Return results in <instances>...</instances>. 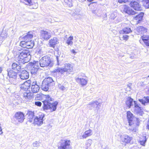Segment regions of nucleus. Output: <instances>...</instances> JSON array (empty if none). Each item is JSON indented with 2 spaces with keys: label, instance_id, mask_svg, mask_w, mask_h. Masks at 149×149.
<instances>
[{
  "label": "nucleus",
  "instance_id": "obj_27",
  "mask_svg": "<svg viewBox=\"0 0 149 149\" xmlns=\"http://www.w3.org/2000/svg\"><path fill=\"white\" fill-rule=\"evenodd\" d=\"M51 86L49 84L42 81V84L41 88L43 90L47 91L49 89V88Z\"/></svg>",
  "mask_w": 149,
  "mask_h": 149
},
{
  "label": "nucleus",
  "instance_id": "obj_31",
  "mask_svg": "<svg viewBox=\"0 0 149 149\" xmlns=\"http://www.w3.org/2000/svg\"><path fill=\"white\" fill-rule=\"evenodd\" d=\"M12 67L13 69L17 71H19L21 68L20 65L18 63H13Z\"/></svg>",
  "mask_w": 149,
  "mask_h": 149
},
{
  "label": "nucleus",
  "instance_id": "obj_35",
  "mask_svg": "<svg viewBox=\"0 0 149 149\" xmlns=\"http://www.w3.org/2000/svg\"><path fill=\"white\" fill-rule=\"evenodd\" d=\"M143 5L146 8H149V0H143Z\"/></svg>",
  "mask_w": 149,
  "mask_h": 149
},
{
  "label": "nucleus",
  "instance_id": "obj_15",
  "mask_svg": "<svg viewBox=\"0 0 149 149\" xmlns=\"http://www.w3.org/2000/svg\"><path fill=\"white\" fill-rule=\"evenodd\" d=\"M130 6L136 10L141 11L142 10L141 6L136 1L131 2L130 3Z\"/></svg>",
  "mask_w": 149,
  "mask_h": 149
},
{
  "label": "nucleus",
  "instance_id": "obj_19",
  "mask_svg": "<svg viewBox=\"0 0 149 149\" xmlns=\"http://www.w3.org/2000/svg\"><path fill=\"white\" fill-rule=\"evenodd\" d=\"M139 101L142 105L144 106L146 105L149 103V97H144L142 99H139Z\"/></svg>",
  "mask_w": 149,
  "mask_h": 149
},
{
  "label": "nucleus",
  "instance_id": "obj_5",
  "mask_svg": "<svg viewBox=\"0 0 149 149\" xmlns=\"http://www.w3.org/2000/svg\"><path fill=\"white\" fill-rule=\"evenodd\" d=\"M71 141L70 140L63 139L60 142V146L58 149H72Z\"/></svg>",
  "mask_w": 149,
  "mask_h": 149
},
{
  "label": "nucleus",
  "instance_id": "obj_9",
  "mask_svg": "<svg viewBox=\"0 0 149 149\" xmlns=\"http://www.w3.org/2000/svg\"><path fill=\"white\" fill-rule=\"evenodd\" d=\"M51 37V33L50 31H41L40 32V37L44 40H47Z\"/></svg>",
  "mask_w": 149,
  "mask_h": 149
},
{
  "label": "nucleus",
  "instance_id": "obj_56",
  "mask_svg": "<svg viewBox=\"0 0 149 149\" xmlns=\"http://www.w3.org/2000/svg\"><path fill=\"white\" fill-rule=\"evenodd\" d=\"M2 71V68L0 67V73H1Z\"/></svg>",
  "mask_w": 149,
  "mask_h": 149
},
{
  "label": "nucleus",
  "instance_id": "obj_49",
  "mask_svg": "<svg viewBox=\"0 0 149 149\" xmlns=\"http://www.w3.org/2000/svg\"><path fill=\"white\" fill-rule=\"evenodd\" d=\"M128 0H118V2L120 3H125Z\"/></svg>",
  "mask_w": 149,
  "mask_h": 149
},
{
  "label": "nucleus",
  "instance_id": "obj_51",
  "mask_svg": "<svg viewBox=\"0 0 149 149\" xmlns=\"http://www.w3.org/2000/svg\"><path fill=\"white\" fill-rule=\"evenodd\" d=\"M38 85L37 84L36 81H35V82H33L31 86H34L35 85Z\"/></svg>",
  "mask_w": 149,
  "mask_h": 149
},
{
  "label": "nucleus",
  "instance_id": "obj_18",
  "mask_svg": "<svg viewBox=\"0 0 149 149\" xmlns=\"http://www.w3.org/2000/svg\"><path fill=\"white\" fill-rule=\"evenodd\" d=\"M141 39L142 40H139L140 43L141 41H143L146 45L149 46V36L143 35L141 36Z\"/></svg>",
  "mask_w": 149,
  "mask_h": 149
},
{
  "label": "nucleus",
  "instance_id": "obj_4",
  "mask_svg": "<svg viewBox=\"0 0 149 149\" xmlns=\"http://www.w3.org/2000/svg\"><path fill=\"white\" fill-rule=\"evenodd\" d=\"M39 65L42 67L49 66L52 67L53 63L51 61L50 58L47 56H45L42 57L40 60Z\"/></svg>",
  "mask_w": 149,
  "mask_h": 149
},
{
  "label": "nucleus",
  "instance_id": "obj_22",
  "mask_svg": "<svg viewBox=\"0 0 149 149\" xmlns=\"http://www.w3.org/2000/svg\"><path fill=\"white\" fill-rule=\"evenodd\" d=\"M136 31L137 34H143L147 32V29L143 26H140L137 28Z\"/></svg>",
  "mask_w": 149,
  "mask_h": 149
},
{
  "label": "nucleus",
  "instance_id": "obj_12",
  "mask_svg": "<svg viewBox=\"0 0 149 149\" xmlns=\"http://www.w3.org/2000/svg\"><path fill=\"white\" fill-rule=\"evenodd\" d=\"M123 10H121V12L123 13H125L130 15H134L136 13L127 6H123Z\"/></svg>",
  "mask_w": 149,
  "mask_h": 149
},
{
  "label": "nucleus",
  "instance_id": "obj_58",
  "mask_svg": "<svg viewBox=\"0 0 149 149\" xmlns=\"http://www.w3.org/2000/svg\"><path fill=\"white\" fill-rule=\"evenodd\" d=\"M42 0V1H45L46 0Z\"/></svg>",
  "mask_w": 149,
  "mask_h": 149
},
{
  "label": "nucleus",
  "instance_id": "obj_26",
  "mask_svg": "<svg viewBox=\"0 0 149 149\" xmlns=\"http://www.w3.org/2000/svg\"><path fill=\"white\" fill-rule=\"evenodd\" d=\"M99 103L97 101H94L93 102L89 103L88 105V107L89 108L93 107L94 108H97V109H98L99 107L98 105H99Z\"/></svg>",
  "mask_w": 149,
  "mask_h": 149
},
{
  "label": "nucleus",
  "instance_id": "obj_43",
  "mask_svg": "<svg viewBox=\"0 0 149 149\" xmlns=\"http://www.w3.org/2000/svg\"><path fill=\"white\" fill-rule=\"evenodd\" d=\"M33 103H34V102H33ZM34 103L38 107H41L42 104L41 102L39 101H35Z\"/></svg>",
  "mask_w": 149,
  "mask_h": 149
},
{
  "label": "nucleus",
  "instance_id": "obj_10",
  "mask_svg": "<svg viewBox=\"0 0 149 149\" xmlns=\"http://www.w3.org/2000/svg\"><path fill=\"white\" fill-rule=\"evenodd\" d=\"M127 118L130 126L134 125V121L136 118L134 117L133 115L130 111L127 113Z\"/></svg>",
  "mask_w": 149,
  "mask_h": 149
},
{
  "label": "nucleus",
  "instance_id": "obj_1",
  "mask_svg": "<svg viewBox=\"0 0 149 149\" xmlns=\"http://www.w3.org/2000/svg\"><path fill=\"white\" fill-rule=\"evenodd\" d=\"M34 45L33 40L22 41L20 43V45L23 47H26V49H22L19 52L16 54L15 56V59L16 61L19 63L23 64L26 63V59L30 56V52L28 49L32 48Z\"/></svg>",
  "mask_w": 149,
  "mask_h": 149
},
{
  "label": "nucleus",
  "instance_id": "obj_25",
  "mask_svg": "<svg viewBox=\"0 0 149 149\" xmlns=\"http://www.w3.org/2000/svg\"><path fill=\"white\" fill-rule=\"evenodd\" d=\"M134 101L130 97H128L125 103L129 108H130L132 106H133V102Z\"/></svg>",
  "mask_w": 149,
  "mask_h": 149
},
{
  "label": "nucleus",
  "instance_id": "obj_17",
  "mask_svg": "<svg viewBox=\"0 0 149 149\" xmlns=\"http://www.w3.org/2000/svg\"><path fill=\"white\" fill-rule=\"evenodd\" d=\"M58 43V40L56 37H54L49 41V45L51 47L54 48L55 46Z\"/></svg>",
  "mask_w": 149,
  "mask_h": 149
},
{
  "label": "nucleus",
  "instance_id": "obj_6",
  "mask_svg": "<svg viewBox=\"0 0 149 149\" xmlns=\"http://www.w3.org/2000/svg\"><path fill=\"white\" fill-rule=\"evenodd\" d=\"M7 72L10 83L14 85L17 84L18 83L17 81V73L12 70H8Z\"/></svg>",
  "mask_w": 149,
  "mask_h": 149
},
{
  "label": "nucleus",
  "instance_id": "obj_14",
  "mask_svg": "<svg viewBox=\"0 0 149 149\" xmlns=\"http://www.w3.org/2000/svg\"><path fill=\"white\" fill-rule=\"evenodd\" d=\"M19 77L22 80H25L29 77V73L25 70H21L18 74Z\"/></svg>",
  "mask_w": 149,
  "mask_h": 149
},
{
  "label": "nucleus",
  "instance_id": "obj_37",
  "mask_svg": "<svg viewBox=\"0 0 149 149\" xmlns=\"http://www.w3.org/2000/svg\"><path fill=\"white\" fill-rule=\"evenodd\" d=\"M92 141V140L90 139H88L86 141V145L87 148H89L91 146Z\"/></svg>",
  "mask_w": 149,
  "mask_h": 149
},
{
  "label": "nucleus",
  "instance_id": "obj_46",
  "mask_svg": "<svg viewBox=\"0 0 149 149\" xmlns=\"http://www.w3.org/2000/svg\"><path fill=\"white\" fill-rule=\"evenodd\" d=\"M58 87L61 90L63 91L65 90V88L62 85L59 84L58 85Z\"/></svg>",
  "mask_w": 149,
  "mask_h": 149
},
{
  "label": "nucleus",
  "instance_id": "obj_34",
  "mask_svg": "<svg viewBox=\"0 0 149 149\" xmlns=\"http://www.w3.org/2000/svg\"><path fill=\"white\" fill-rule=\"evenodd\" d=\"M32 91L34 93L38 92L39 90L40 87L38 85H36L33 86H31V87Z\"/></svg>",
  "mask_w": 149,
  "mask_h": 149
},
{
  "label": "nucleus",
  "instance_id": "obj_38",
  "mask_svg": "<svg viewBox=\"0 0 149 149\" xmlns=\"http://www.w3.org/2000/svg\"><path fill=\"white\" fill-rule=\"evenodd\" d=\"M143 140H140V144L143 146L144 145L146 141V136H142Z\"/></svg>",
  "mask_w": 149,
  "mask_h": 149
},
{
  "label": "nucleus",
  "instance_id": "obj_28",
  "mask_svg": "<svg viewBox=\"0 0 149 149\" xmlns=\"http://www.w3.org/2000/svg\"><path fill=\"white\" fill-rule=\"evenodd\" d=\"M43 82L46 83L51 86H52L54 84V81L52 78L50 77H48L45 79L43 81Z\"/></svg>",
  "mask_w": 149,
  "mask_h": 149
},
{
  "label": "nucleus",
  "instance_id": "obj_21",
  "mask_svg": "<svg viewBox=\"0 0 149 149\" xmlns=\"http://www.w3.org/2000/svg\"><path fill=\"white\" fill-rule=\"evenodd\" d=\"M92 134V130L91 129H89L84 132L82 135V137L80 138V139H86L88 137L91 136Z\"/></svg>",
  "mask_w": 149,
  "mask_h": 149
},
{
  "label": "nucleus",
  "instance_id": "obj_36",
  "mask_svg": "<svg viewBox=\"0 0 149 149\" xmlns=\"http://www.w3.org/2000/svg\"><path fill=\"white\" fill-rule=\"evenodd\" d=\"M73 36H70L69 37L68 39L67 40L66 43L68 45H72L73 42L71 41L73 40Z\"/></svg>",
  "mask_w": 149,
  "mask_h": 149
},
{
  "label": "nucleus",
  "instance_id": "obj_42",
  "mask_svg": "<svg viewBox=\"0 0 149 149\" xmlns=\"http://www.w3.org/2000/svg\"><path fill=\"white\" fill-rule=\"evenodd\" d=\"M32 145L33 147H38L39 146V143L37 141H36L33 143Z\"/></svg>",
  "mask_w": 149,
  "mask_h": 149
},
{
  "label": "nucleus",
  "instance_id": "obj_45",
  "mask_svg": "<svg viewBox=\"0 0 149 149\" xmlns=\"http://www.w3.org/2000/svg\"><path fill=\"white\" fill-rule=\"evenodd\" d=\"M26 87V86H25L23 84H22L21 86V89L25 91L28 90V89Z\"/></svg>",
  "mask_w": 149,
  "mask_h": 149
},
{
  "label": "nucleus",
  "instance_id": "obj_53",
  "mask_svg": "<svg viewBox=\"0 0 149 149\" xmlns=\"http://www.w3.org/2000/svg\"><path fill=\"white\" fill-rule=\"evenodd\" d=\"M138 84H139L141 86H142L143 84V82H139Z\"/></svg>",
  "mask_w": 149,
  "mask_h": 149
},
{
  "label": "nucleus",
  "instance_id": "obj_52",
  "mask_svg": "<svg viewBox=\"0 0 149 149\" xmlns=\"http://www.w3.org/2000/svg\"><path fill=\"white\" fill-rule=\"evenodd\" d=\"M70 51L72 53L74 54H75L76 53V52H75V50L74 49H73L71 50Z\"/></svg>",
  "mask_w": 149,
  "mask_h": 149
},
{
  "label": "nucleus",
  "instance_id": "obj_29",
  "mask_svg": "<svg viewBox=\"0 0 149 149\" xmlns=\"http://www.w3.org/2000/svg\"><path fill=\"white\" fill-rule=\"evenodd\" d=\"M33 37V35L30 32H29L26 35L23 37L24 40L23 41H30Z\"/></svg>",
  "mask_w": 149,
  "mask_h": 149
},
{
  "label": "nucleus",
  "instance_id": "obj_13",
  "mask_svg": "<svg viewBox=\"0 0 149 149\" xmlns=\"http://www.w3.org/2000/svg\"><path fill=\"white\" fill-rule=\"evenodd\" d=\"M44 116L43 114H41L39 116L36 117L34 120V123L38 125H41L43 123V119Z\"/></svg>",
  "mask_w": 149,
  "mask_h": 149
},
{
  "label": "nucleus",
  "instance_id": "obj_3",
  "mask_svg": "<svg viewBox=\"0 0 149 149\" xmlns=\"http://www.w3.org/2000/svg\"><path fill=\"white\" fill-rule=\"evenodd\" d=\"M73 66L70 64H65L64 67L62 68H57L53 71V72H58L62 74L64 72H67L69 73L72 72L73 70Z\"/></svg>",
  "mask_w": 149,
  "mask_h": 149
},
{
  "label": "nucleus",
  "instance_id": "obj_11",
  "mask_svg": "<svg viewBox=\"0 0 149 149\" xmlns=\"http://www.w3.org/2000/svg\"><path fill=\"white\" fill-rule=\"evenodd\" d=\"M134 111L139 116H142L144 113L136 101H134Z\"/></svg>",
  "mask_w": 149,
  "mask_h": 149
},
{
  "label": "nucleus",
  "instance_id": "obj_32",
  "mask_svg": "<svg viewBox=\"0 0 149 149\" xmlns=\"http://www.w3.org/2000/svg\"><path fill=\"white\" fill-rule=\"evenodd\" d=\"M8 34L5 31H3L0 35V40L3 41L7 38Z\"/></svg>",
  "mask_w": 149,
  "mask_h": 149
},
{
  "label": "nucleus",
  "instance_id": "obj_7",
  "mask_svg": "<svg viewBox=\"0 0 149 149\" xmlns=\"http://www.w3.org/2000/svg\"><path fill=\"white\" fill-rule=\"evenodd\" d=\"M24 114L21 112H17L15 113L13 121L15 124H17L18 122H22L24 119Z\"/></svg>",
  "mask_w": 149,
  "mask_h": 149
},
{
  "label": "nucleus",
  "instance_id": "obj_2",
  "mask_svg": "<svg viewBox=\"0 0 149 149\" xmlns=\"http://www.w3.org/2000/svg\"><path fill=\"white\" fill-rule=\"evenodd\" d=\"M45 100L42 101L43 108L44 110L50 109L51 112L55 111L58 102L55 101L53 103L54 99L48 95H45Z\"/></svg>",
  "mask_w": 149,
  "mask_h": 149
},
{
  "label": "nucleus",
  "instance_id": "obj_40",
  "mask_svg": "<svg viewBox=\"0 0 149 149\" xmlns=\"http://www.w3.org/2000/svg\"><path fill=\"white\" fill-rule=\"evenodd\" d=\"M117 13L115 12L111 14L110 17V19H114L117 16Z\"/></svg>",
  "mask_w": 149,
  "mask_h": 149
},
{
  "label": "nucleus",
  "instance_id": "obj_20",
  "mask_svg": "<svg viewBox=\"0 0 149 149\" xmlns=\"http://www.w3.org/2000/svg\"><path fill=\"white\" fill-rule=\"evenodd\" d=\"M132 138L127 135H124L121 136L122 141L126 143H130L131 140Z\"/></svg>",
  "mask_w": 149,
  "mask_h": 149
},
{
  "label": "nucleus",
  "instance_id": "obj_8",
  "mask_svg": "<svg viewBox=\"0 0 149 149\" xmlns=\"http://www.w3.org/2000/svg\"><path fill=\"white\" fill-rule=\"evenodd\" d=\"M28 64V66H31V73L32 74H36L39 67V62L35 61L33 63H29Z\"/></svg>",
  "mask_w": 149,
  "mask_h": 149
},
{
  "label": "nucleus",
  "instance_id": "obj_33",
  "mask_svg": "<svg viewBox=\"0 0 149 149\" xmlns=\"http://www.w3.org/2000/svg\"><path fill=\"white\" fill-rule=\"evenodd\" d=\"M24 97L26 99L30 100L31 99L32 97V94L31 93L29 92L24 93Z\"/></svg>",
  "mask_w": 149,
  "mask_h": 149
},
{
  "label": "nucleus",
  "instance_id": "obj_16",
  "mask_svg": "<svg viewBox=\"0 0 149 149\" xmlns=\"http://www.w3.org/2000/svg\"><path fill=\"white\" fill-rule=\"evenodd\" d=\"M75 79L76 82L82 86H86L88 80L84 78L77 77H76Z\"/></svg>",
  "mask_w": 149,
  "mask_h": 149
},
{
  "label": "nucleus",
  "instance_id": "obj_50",
  "mask_svg": "<svg viewBox=\"0 0 149 149\" xmlns=\"http://www.w3.org/2000/svg\"><path fill=\"white\" fill-rule=\"evenodd\" d=\"M38 4L37 3H34V6L33 7V8L36 9L38 7Z\"/></svg>",
  "mask_w": 149,
  "mask_h": 149
},
{
  "label": "nucleus",
  "instance_id": "obj_41",
  "mask_svg": "<svg viewBox=\"0 0 149 149\" xmlns=\"http://www.w3.org/2000/svg\"><path fill=\"white\" fill-rule=\"evenodd\" d=\"M132 84L130 83L127 85V87L125 88V90L127 91H130L132 89Z\"/></svg>",
  "mask_w": 149,
  "mask_h": 149
},
{
  "label": "nucleus",
  "instance_id": "obj_48",
  "mask_svg": "<svg viewBox=\"0 0 149 149\" xmlns=\"http://www.w3.org/2000/svg\"><path fill=\"white\" fill-rule=\"evenodd\" d=\"M72 0H65V3H66L67 4L69 5H70V3H71Z\"/></svg>",
  "mask_w": 149,
  "mask_h": 149
},
{
  "label": "nucleus",
  "instance_id": "obj_57",
  "mask_svg": "<svg viewBox=\"0 0 149 149\" xmlns=\"http://www.w3.org/2000/svg\"><path fill=\"white\" fill-rule=\"evenodd\" d=\"M57 61H58V58L57 57L56 58Z\"/></svg>",
  "mask_w": 149,
  "mask_h": 149
},
{
  "label": "nucleus",
  "instance_id": "obj_23",
  "mask_svg": "<svg viewBox=\"0 0 149 149\" xmlns=\"http://www.w3.org/2000/svg\"><path fill=\"white\" fill-rule=\"evenodd\" d=\"M144 14L141 12L139 14L134 17V20H136V23L138 24L142 20Z\"/></svg>",
  "mask_w": 149,
  "mask_h": 149
},
{
  "label": "nucleus",
  "instance_id": "obj_39",
  "mask_svg": "<svg viewBox=\"0 0 149 149\" xmlns=\"http://www.w3.org/2000/svg\"><path fill=\"white\" fill-rule=\"evenodd\" d=\"M31 81L30 80H28L26 81L23 84L24 85L26 86L28 89L29 88L30 86L31 85Z\"/></svg>",
  "mask_w": 149,
  "mask_h": 149
},
{
  "label": "nucleus",
  "instance_id": "obj_59",
  "mask_svg": "<svg viewBox=\"0 0 149 149\" xmlns=\"http://www.w3.org/2000/svg\"><path fill=\"white\" fill-rule=\"evenodd\" d=\"M148 77H149V75L148 76Z\"/></svg>",
  "mask_w": 149,
  "mask_h": 149
},
{
  "label": "nucleus",
  "instance_id": "obj_47",
  "mask_svg": "<svg viewBox=\"0 0 149 149\" xmlns=\"http://www.w3.org/2000/svg\"><path fill=\"white\" fill-rule=\"evenodd\" d=\"M123 40L126 41L128 39L129 36L127 35H123Z\"/></svg>",
  "mask_w": 149,
  "mask_h": 149
},
{
  "label": "nucleus",
  "instance_id": "obj_30",
  "mask_svg": "<svg viewBox=\"0 0 149 149\" xmlns=\"http://www.w3.org/2000/svg\"><path fill=\"white\" fill-rule=\"evenodd\" d=\"M132 32L130 28L129 27H125L122 30L120 31V34H128Z\"/></svg>",
  "mask_w": 149,
  "mask_h": 149
},
{
  "label": "nucleus",
  "instance_id": "obj_24",
  "mask_svg": "<svg viewBox=\"0 0 149 149\" xmlns=\"http://www.w3.org/2000/svg\"><path fill=\"white\" fill-rule=\"evenodd\" d=\"M28 116L29 121L30 122H32L35 119L34 113V111H29L27 113Z\"/></svg>",
  "mask_w": 149,
  "mask_h": 149
},
{
  "label": "nucleus",
  "instance_id": "obj_55",
  "mask_svg": "<svg viewBox=\"0 0 149 149\" xmlns=\"http://www.w3.org/2000/svg\"><path fill=\"white\" fill-rule=\"evenodd\" d=\"M129 129L133 131H134V132H135V129L134 128H133V129H132V128H129Z\"/></svg>",
  "mask_w": 149,
  "mask_h": 149
},
{
  "label": "nucleus",
  "instance_id": "obj_44",
  "mask_svg": "<svg viewBox=\"0 0 149 149\" xmlns=\"http://www.w3.org/2000/svg\"><path fill=\"white\" fill-rule=\"evenodd\" d=\"M26 2V4L28 5L31 6V5H33L32 3L31 2V0H24Z\"/></svg>",
  "mask_w": 149,
  "mask_h": 149
},
{
  "label": "nucleus",
  "instance_id": "obj_54",
  "mask_svg": "<svg viewBox=\"0 0 149 149\" xmlns=\"http://www.w3.org/2000/svg\"><path fill=\"white\" fill-rule=\"evenodd\" d=\"M38 52L39 54H42V51L41 50H40L38 51Z\"/></svg>",
  "mask_w": 149,
  "mask_h": 149
}]
</instances>
